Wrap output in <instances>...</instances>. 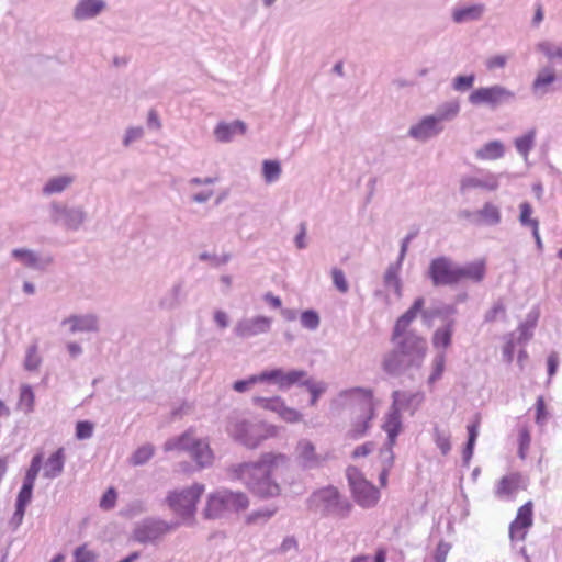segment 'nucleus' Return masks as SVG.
<instances>
[{
    "label": "nucleus",
    "mask_w": 562,
    "mask_h": 562,
    "mask_svg": "<svg viewBox=\"0 0 562 562\" xmlns=\"http://www.w3.org/2000/svg\"><path fill=\"white\" fill-rule=\"evenodd\" d=\"M475 78L476 77L474 74L459 75L453 78L451 82V88L457 92H465L473 87Z\"/></svg>",
    "instance_id": "09e8293b"
},
{
    "label": "nucleus",
    "mask_w": 562,
    "mask_h": 562,
    "mask_svg": "<svg viewBox=\"0 0 562 562\" xmlns=\"http://www.w3.org/2000/svg\"><path fill=\"white\" fill-rule=\"evenodd\" d=\"M277 513V507H265L250 513L247 516V524H256L259 519L269 520Z\"/></svg>",
    "instance_id": "6e6d98bb"
},
{
    "label": "nucleus",
    "mask_w": 562,
    "mask_h": 562,
    "mask_svg": "<svg viewBox=\"0 0 562 562\" xmlns=\"http://www.w3.org/2000/svg\"><path fill=\"white\" fill-rule=\"evenodd\" d=\"M483 12V4H473L469 7L457 8L452 12V20L456 23L476 21L482 16Z\"/></svg>",
    "instance_id": "473e14b6"
},
{
    "label": "nucleus",
    "mask_w": 562,
    "mask_h": 562,
    "mask_svg": "<svg viewBox=\"0 0 562 562\" xmlns=\"http://www.w3.org/2000/svg\"><path fill=\"white\" fill-rule=\"evenodd\" d=\"M331 277H333V283L341 293L348 292L349 285L346 280L345 273L341 269L334 268L331 270Z\"/></svg>",
    "instance_id": "680f3d73"
},
{
    "label": "nucleus",
    "mask_w": 562,
    "mask_h": 562,
    "mask_svg": "<svg viewBox=\"0 0 562 562\" xmlns=\"http://www.w3.org/2000/svg\"><path fill=\"white\" fill-rule=\"evenodd\" d=\"M198 439H194L193 436H192V431L189 429L187 431H184L183 434H181L180 436L178 437H175V438H171V439H168L165 443H164V450L166 452H169V451H173V450H179V451H191V447L192 445Z\"/></svg>",
    "instance_id": "f704fd0d"
},
{
    "label": "nucleus",
    "mask_w": 562,
    "mask_h": 562,
    "mask_svg": "<svg viewBox=\"0 0 562 562\" xmlns=\"http://www.w3.org/2000/svg\"><path fill=\"white\" fill-rule=\"evenodd\" d=\"M106 7L104 0H79L72 11L76 21L97 18Z\"/></svg>",
    "instance_id": "412c9836"
},
{
    "label": "nucleus",
    "mask_w": 562,
    "mask_h": 562,
    "mask_svg": "<svg viewBox=\"0 0 562 562\" xmlns=\"http://www.w3.org/2000/svg\"><path fill=\"white\" fill-rule=\"evenodd\" d=\"M34 485L22 483V486L18 493L15 504L27 506L33 496Z\"/></svg>",
    "instance_id": "052dcab7"
},
{
    "label": "nucleus",
    "mask_w": 562,
    "mask_h": 562,
    "mask_svg": "<svg viewBox=\"0 0 562 562\" xmlns=\"http://www.w3.org/2000/svg\"><path fill=\"white\" fill-rule=\"evenodd\" d=\"M94 425L89 420H80L76 424V438L86 440L92 437Z\"/></svg>",
    "instance_id": "13d9d810"
},
{
    "label": "nucleus",
    "mask_w": 562,
    "mask_h": 562,
    "mask_svg": "<svg viewBox=\"0 0 562 562\" xmlns=\"http://www.w3.org/2000/svg\"><path fill=\"white\" fill-rule=\"evenodd\" d=\"M425 299H415L411 307L402 314L393 327L391 341L395 347L383 360V370L392 375H400L412 367H420L427 350L426 340L414 330H407L418 314L423 316Z\"/></svg>",
    "instance_id": "f257e3e1"
},
{
    "label": "nucleus",
    "mask_w": 562,
    "mask_h": 562,
    "mask_svg": "<svg viewBox=\"0 0 562 562\" xmlns=\"http://www.w3.org/2000/svg\"><path fill=\"white\" fill-rule=\"evenodd\" d=\"M537 49L544 54L549 59H562V47L555 46L549 41H542L538 43Z\"/></svg>",
    "instance_id": "5fc2aeb1"
},
{
    "label": "nucleus",
    "mask_w": 562,
    "mask_h": 562,
    "mask_svg": "<svg viewBox=\"0 0 562 562\" xmlns=\"http://www.w3.org/2000/svg\"><path fill=\"white\" fill-rule=\"evenodd\" d=\"M427 276L436 288L458 284L457 265L446 256L434 258L430 261Z\"/></svg>",
    "instance_id": "f8f14e48"
},
{
    "label": "nucleus",
    "mask_w": 562,
    "mask_h": 562,
    "mask_svg": "<svg viewBox=\"0 0 562 562\" xmlns=\"http://www.w3.org/2000/svg\"><path fill=\"white\" fill-rule=\"evenodd\" d=\"M404 260L397 259L386 268L383 276V284L386 289H392L397 297L402 296V280L400 278V270Z\"/></svg>",
    "instance_id": "cd10ccee"
},
{
    "label": "nucleus",
    "mask_w": 562,
    "mask_h": 562,
    "mask_svg": "<svg viewBox=\"0 0 562 562\" xmlns=\"http://www.w3.org/2000/svg\"><path fill=\"white\" fill-rule=\"evenodd\" d=\"M456 321L449 319L445 326L439 327L436 329L432 336V345L436 348H448L451 345L452 341V335H453V328H454Z\"/></svg>",
    "instance_id": "c9c22d12"
},
{
    "label": "nucleus",
    "mask_w": 562,
    "mask_h": 562,
    "mask_svg": "<svg viewBox=\"0 0 562 562\" xmlns=\"http://www.w3.org/2000/svg\"><path fill=\"white\" fill-rule=\"evenodd\" d=\"M258 382H266V379L261 378V372L259 374L250 375L248 379L235 381L233 383V390L238 393H243Z\"/></svg>",
    "instance_id": "4d7b16f0"
},
{
    "label": "nucleus",
    "mask_w": 562,
    "mask_h": 562,
    "mask_svg": "<svg viewBox=\"0 0 562 562\" xmlns=\"http://www.w3.org/2000/svg\"><path fill=\"white\" fill-rule=\"evenodd\" d=\"M204 492L202 484H193L190 487L180 491H171L166 497V503L169 508L179 516L187 518L194 515L196 504Z\"/></svg>",
    "instance_id": "9d476101"
},
{
    "label": "nucleus",
    "mask_w": 562,
    "mask_h": 562,
    "mask_svg": "<svg viewBox=\"0 0 562 562\" xmlns=\"http://www.w3.org/2000/svg\"><path fill=\"white\" fill-rule=\"evenodd\" d=\"M72 182V178L69 176H59L50 178L46 184L43 187V193L45 195H50L55 193L63 192L70 183Z\"/></svg>",
    "instance_id": "58836bf2"
},
{
    "label": "nucleus",
    "mask_w": 562,
    "mask_h": 562,
    "mask_svg": "<svg viewBox=\"0 0 562 562\" xmlns=\"http://www.w3.org/2000/svg\"><path fill=\"white\" fill-rule=\"evenodd\" d=\"M11 256L24 267L38 271H44L53 263L52 256L42 257L36 251L27 248H15L11 251Z\"/></svg>",
    "instance_id": "f3484780"
},
{
    "label": "nucleus",
    "mask_w": 562,
    "mask_h": 562,
    "mask_svg": "<svg viewBox=\"0 0 562 562\" xmlns=\"http://www.w3.org/2000/svg\"><path fill=\"white\" fill-rule=\"evenodd\" d=\"M319 323V315L315 310H306L301 314V324L306 329L315 330Z\"/></svg>",
    "instance_id": "603ef678"
},
{
    "label": "nucleus",
    "mask_w": 562,
    "mask_h": 562,
    "mask_svg": "<svg viewBox=\"0 0 562 562\" xmlns=\"http://www.w3.org/2000/svg\"><path fill=\"white\" fill-rule=\"evenodd\" d=\"M381 456L383 457V468L379 475V481L382 486H385L387 483L389 472L394 464V453L390 448H382Z\"/></svg>",
    "instance_id": "c03bdc74"
},
{
    "label": "nucleus",
    "mask_w": 562,
    "mask_h": 562,
    "mask_svg": "<svg viewBox=\"0 0 562 562\" xmlns=\"http://www.w3.org/2000/svg\"><path fill=\"white\" fill-rule=\"evenodd\" d=\"M297 464L303 470L317 469L323 465L325 458L316 452L313 442L307 439H302L297 442L295 448Z\"/></svg>",
    "instance_id": "dca6fc26"
},
{
    "label": "nucleus",
    "mask_w": 562,
    "mask_h": 562,
    "mask_svg": "<svg viewBox=\"0 0 562 562\" xmlns=\"http://www.w3.org/2000/svg\"><path fill=\"white\" fill-rule=\"evenodd\" d=\"M261 378L266 379V382L277 384L280 390H288L293 385L302 386V382L308 379V374L305 370H290L284 372L281 368H276L262 371Z\"/></svg>",
    "instance_id": "ddd939ff"
},
{
    "label": "nucleus",
    "mask_w": 562,
    "mask_h": 562,
    "mask_svg": "<svg viewBox=\"0 0 562 562\" xmlns=\"http://www.w3.org/2000/svg\"><path fill=\"white\" fill-rule=\"evenodd\" d=\"M456 313L457 307L451 304H442L431 308L423 307V321L426 325H430L436 318H440L447 323L449 319H452L451 316Z\"/></svg>",
    "instance_id": "c756f323"
},
{
    "label": "nucleus",
    "mask_w": 562,
    "mask_h": 562,
    "mask_svg": "<svg viewBox=\"0 0 562 562\" xmlns=\"http://www.w3.org/2000/svg\"><path fill=\"white\" fill-rule=\"evenodd\" d=\"M179 521H166L159 517H146L135 524L131 539L143 546H159L165 537L179 528Z\"/></svg>",
    "instance_id": "20e7f679"
},
{
    "label": "nucleus",
    "mask_w": 562,
    "mask_h": 562,
    "mask_svg": "<svg viewBox=\"0 0 562 562\" xmlns=\"http://www.w3.org/2000/svg\"><path fill=\"white\" fill-rule=\"evenodd\" d=\"M535 138H536V131L530 130L521 137H517L515 139V147H516L517 151L525 158L528 157L529 151L532 149V147L535 145Z\"/></svg>",
    "instance_id": "37998d69"
},
{
    "label": "nucleus",
    "mask_w": 562,
    "mask_h": 562,
    "mask_svg": "<svg viewBox=\"0 0 562 562\" xmlns=\"http://www.w3.org/2000/svg\"><path fill=\"white\" fill-rule=\"evenodd\" d=\"M65 459V449L58 448L45 462L44 477L50 480L58 477L64 471Z\"/></svg>",
    "instance_id": "c85d7f7f"
},
{
    "label": "nucleus",
    "mask_w": 562,
    "mask_h": 562,
    "mask_svg": "<svg viewBox=\"0 0 562 562\" xmlns=\"http://www.w3.org/2000/svg\"><path fill=\"white\" fill-rule=\"evenodd\" d=\"M247 126L240 121L236 120L231 123L220 122L214 128V136L220 143H229L236 135H244Z\"/></svg>",
    "instance_id": "b1692460"
},
{
    "label": "nucleus",
    "mask_w": 562,
    "mask_h": 562,
    "mask_svg": "<svg viewBox=\"0 0 562 562\" xmlns=\"http://www.w3.org/2000/svg\"><path fill=\"white\" fill-rule=\"evenodd\" d=\"M271 323L272 319L267 316L243 318L237 322L234 333L239 338L248 339L250 337L268 333L271 328Z\"/></svg>",
    "instance_id": "2eb2a0df"
},
{
    "label": "nucleus",
    "mask_w": 562,
    "mask_h": 562,
    "mask_svg": "<svg viewBox=\"0 0 562 562\" xmlns=\"http://www.w3.org/2000/svg\"><path fill=\"white\" fill-rule=\"evenodd\" d=\"M460 112V103L458 100H451L441 103L437 106L435 113L432 114L435 119L441 124L442 122L452 121L458 116Z\"/></svg>",
    "instance_id": "e433bc0d"
},
{
    "label": "nucleus",
    "mask_w": 562,
    "mask_h": 562,
    "mask_svg": "<svg viewBox=\"0 0 562 562\" xmlns=\"http://www.w3.org/2000/svg\"><path fill=\"white\" fill-rule=\"evenodd\" d=\"M42 461H43V457H42L41 453H37V454H35L32 458L30 467H29V469L25 472V476L23 479V483H26V484H30V485H34L35 484L36 477H37V475H38V473L41 471V468H42Z\"/></svg>",
    "instance_id": "49530a36"
},
{
    "label": "nucleus",
    "mask_w": 562,
    "mask_h": 562,
    "mask_svg": "<svg viewBox=\"0 0 562 562\" xmlns=\"http://www.w3.org/2000/svg\"><path fill=\"white\" fill-rule=\"evenodd\" d=\"M117 494L116 491L113 487H110L103 495L100 501V506L103 509H111L115 505Z\"/></svg>",
    "instance_id": "774afa93"
},
{
    "label": "nucleus",
    "mask_w": 562,
    "mask_h": 562,
    "mask_svg": "<svg viewBox=\"0 0 562 562\" xmlns=\"http://www.w3.org/2000/svg\"><path fill=\"white\" fill-rule=\"evenodd\" d=\"M445 363H446V357L445 353H438L432 360V372L428 378V383H434L437 380H439L443 373L445 370Z\"/></svg>",
    "instance_id": "864d4df0"
},
{
    "label": "nucleus",
    "mask_w": 562,
    "mask_h": 562,
    "mask_svg": "<svg viewBox=\"0 0 562 562\" xmlns=\"http://www.w3.org/2000/svg\"><path fill=\"white\" fill-rule=\"evenodd\" d=\"M63 324H70V333H97L99 319L94 314L71 315L63 321Z\"/></svg>",
    "instance_id": "4be33fe9"
},
{
    "label": "nucleus",
    "mask_w": 562,
    "mask_h": 562,
    "mask_svg": "<svg viewBox=\"0 0 562 562\" xmlns=\"http://www.w3.org/2000/svg\"><path fill=\"white\" fill-rule=\"evenodd\" d=\"M468 101L474 106H487L491 110H496L514 103L516 93L502 85H493L473 90L469 94Z\"/></svg>",
    "instance_id": "0eeeda50"
},
{
    "label": "nucleus",
    "mask_w": 562,
    "mask_h": 562,
    "mask_svg": "<svg viewBox=\"0 0 562 562\" xmlns=\"http://www.w3.org/2000/svg\"><path fill=\"white\" fill-rule=\"evenodd\" d=\"M290 459L283 453H262L256 462H243L232 467L235 477L247 488L262 499L272 498L281 493V487L274 476L288 470Z\"/></svg>",
    "instance_id": "f03ea898"
},
{
    "label": "nucleus",
    "mask_w": 562,
    "mask_h": 562,
    "mask_svg": "<svg viewBox=\"0 0 562 562\" xmlns=\"http://www.w3.org/2000/svg\"><path fill=\"white\" fill-rule=\"evenodd\" d=\"M248 505L249 499L245 493L222 490L209 496L204 516L207 519H217L231 513L245 510Z\"/></svg>",
    "instance_id": "39448f33"
},
{
    "label": "nucleus",
    "mask_w": 562,
    "mask_h": 562,
    "mask_svg": "<svg viewBox=\"0 0 562 562\" xmlns=\"http://www.w3.org/2000/svg\"><path fill=\"white\" fill-rule=\"evenodd\" d=\"M402 427L401 411H398L396 405H391L382 425V429L387 435L386 443L383 448H390L393 450V446L396 442L397 436L402 431Z\"/></svg>",
    "instance_id": "aec40b11"
},
{
    "label": "nucleus",
    "mask_w": 562,
    "mask_h": 562,
    "mask_svg": "<svg viewBox=\"0 0 562 562\" xmlns=\"http://www.w3.org/2000/svg\"><path fill=\"white\" fill-rule=\"evenodd\" d=\"M97 554L93 551L87 549L86 544H82L74 551V562H94Z\"/></svg>",
    "instance_id": "bf43d9fd"
},
{
    "label": "nucleus",
    "mask_w": 562,
    "mask_h": 562,
    "mask_svg": "<svg viewBox=\"0 0 562 562\" xmlns=\"http://www.w3.org/2000/svg\"><path fill=\"white\" fill-rule=\"evenodd\" d=\"M341 398H359L361 403V409L366 412V415H362L349 430V437L351 439H359L363 437L370 428V422L374 415L373 407V392L370 389L363 387H352L349 390H344L339 393Z\"/></svg>",
    "instance_id": "6e6552de"
},
{
    "label": "nucleus",
    "mask_w": 562,
    "mask_h": 562,
    "mask_svg": "<svg viewBox=\"0 0 562 562\" xmlns=\"http://www.w3.org/2000/svg\"><path fill=\"white\" fill-rule=\"evenodd\" d=\"M505 147L501 140H491L485 143L475 153L477 159L481 160H496L504 156Z\"/></svg>",
    "instance_id": "72a5a7b5"
},
{
    "label": "nucleus",
    "mask_w": 562,
    "mask_h": 562,
    "mask_svg": "<svg viewBox=\"0 0 562 562\" xmlns=\"http://www.w3.org/2000/svg\"><path fill=\"white\" fill-rule=\"evenodd\" d=\"M425 400V395L423 392H405V391H394L392 393V404L396 405L398 411L403 409H412V414L419 408L422 403Z\"/></svg>",
    "instance_id": "5701e85b"
},
{
    "label": "nucleus",
    "mask_w": 562,
    "mask_h": 562,
    "mask_svg": "<svg viewBox=\"0 0 562 562\" xmlns=\"http://www.w3.org/2000/svg\"><path fill=\"white\" fill-rule=\"evenodd\" d=\"M502 315L503 317L506 316V308H505V305L498 301L496 302L492 308H490L485 315H484V321L486 323H493L497 319V317Z\"/></svg>",
    "instance_id": "e2e57ef3"
},
{
    "label": "nucleus",
    "mask_w": 562,
    "mask_h": 562,
    "mask_svg": "<svg viewBox=\"0 0 562 562\" xmlns=\"http://www.w3.org/2000/svg\"><path fill=\"white\" fill-rule=\"evenodd\" d=\"M502 216L499 209L491 202L484 203L483 207L479 210L480 224L484 223L494 226L501 223Z\"/></svg>",
    "instance_id": "4c0bfd02"
},
{
    "label": "nucleus",
    "mask_w": 562,
    "mask_h": 562,
    "mask_svg": "<svg viewBox=\"0 0 562 562\" xmlns=\"http://www.w3.org/2000/svg\"><path fill=\"white\" fill-rule=\"evenodd\" d=\"M302 386L306 387V390L310 392V404L312 406L317 403L319 396L327 390V384L325 382H315L312 378L305 379L302 382Z\"/></svg>",
    "instance_id": "79ce46f5"
},
{
    "label": "nucleus",
    "mask_w": 562,
    "mask_h": 562,
    "mask_svg": "<svg viewBox=\"0 0 562 562\" xmlns=\"http://www.w3.org/2000/svg\"><path fill=\"white\" fill-rule=\"evenodd\" d=\"M533 505L529 501L518 508L516 518L509 525V537L512 540H525L528 529L533 522Z\"/></svg>",
    "instance_id": "4468645a"
},
{
    "label": "nucleus",
    "mask_w": 562,
    "mask_h": 562,
    "mask_svg": "<svg viewBox=\"0 0 562 562\" xmlns=\"http://www.w3.org/2000/svg\"><path fill=\"white\" fill-rule=\"evenodd\" d=\"M262 175L267 183H272L281 175V165L278 160H265L262 164Z\"/></svg>",
    "instance_id": "a18cd8bd"
},
{
    "label": "nucleus",
    "mask_w": 562,
    "mask_h": 562,
    "mask_svg": "<svg viewBox=\"0 0 562 562\" xmlns=\"http://www.w3.org/2000/svg\"><path fill=\"white\" fill-rule=\"evenodd\" d=\"M41 364V358L36 355V346L29 348L24 367L27 371H35Z\"/></svg>",
    "instance_id": "0e129e2a"
},
{
    "label": "nucleus",
    "mask_w": 562,
    "mask_h": 562,
    "mask_svg": "<svg viewBox=\"0 0 562 562\" xmlns=\"http://www.w3.org/2000/svg\"><path fill=\"white\" fill-rule=\"evenodd\" d=\"M144 135V128L140 126L128 127L123 137V145L128 147L133 142L138 140Z\"/></svg>",
    "instance_id": "69168bd1"
},
{
    "label": "nucleus",
    "mask_w": 562,
    "mask_h": 562,
    "mask_svg": "<svg viewBox=\"0 0 562 562\" xmlns=\"http://www.w3.org/2000/svg\"><path fill=\"white\" fill-rule=\"evenodd\" d=\"M49 212L55 225L74 232L78 231L88 217L83 206H70L60 202H52Z\"/></svg>",
    "instance_id": "9b49d317"
},
{
    "label": "nucleus",
    "mask_w": 562,
    "mask_h": 562,
    "mask_svg": "<svg viewBox=\"0 0 562 562\" xmlns=\"http://www.w3.org/2000/svg\"><path fill=\"white\" fill-rule=\"evenodd\" d=\"M520 214H519V222L522 226H528L530 228H533L539 226V221L536 218H531V214L533 212L532 206L529 202H522L519 205Z\"/></svg>",
    "instance_id": "3c124183"
},
{
    "label": "nucleus",
    "mask_w": 562,
    "mask_h": 562,
    "mask_svg": "<svg viewBox=\"0 0 562 562\" xmlns=\"http://www.w3.org/2000/svg\"><path fill=\"white\" fill-rule=\"evenodd\" d=\"M191 457L201 468H205L212 463L213 452L209 443L204 440L198 439L191 447Z\"/></svg>",
    "instance_id": "2f4dec72"
},
{
    "label": "nucleus",
    "mask_w": 562,
    "mask_h": 562,
    "mask_svg": "<svg viewBox=\"0 0 562 562\" xmlns=\"http://www.w3.org/2000/svg\"><path fill=\"white\" fill-rule=\"evenodd\" d=\"M434 440L443 456H447L451 450L450 434L441 430L438 426L434 428Z\"/></svg>",
    "instance_id": "de8ad7c7"
},
{
    "label": "nucleus",
    "mask_w": 562,
    "mask_h": 562,
    "mask_svg": "<svg viewBox=\"0 0 562 562\" xmlns=\"http://www.w3.org/2000/svg\"><path fill=\"white\" fill-rule=\"evenodd\" d=\"M279 416L288 423H296L302 419V414L294 408L288 407L285 403H283Z\"/></svg>",
    "instance_id": "338daca9"
},
{
    "label": "nucleus",
    "mask_w": 562,
    "mask_h": 562,
    "mask_svg": "<svg viewBox=\"0 0 562 562\" xmlns=\"http://www.w3.org/2000/svg\"><path fill=\"white\" fill-rule=\"evenodd\" d=\"M557 80V75L553 68L544 67L537 74L531 89L535 94L540 93L541 95L549 92L548 86Z\"/></svg>",
    "instance_id": "7c9ffc66"
},
{
    "label": "nucleus",
    "mask_w": 562,
    "mask_h": 562,
    "mask_svg": "<svg viewBox=\"0 0 562 562\" xmlns=\"http://www.w3.org/2000/svg\"><path fill=\"white\" fill-rule=\"evenodd\" d=\"M226 430L235 441L248 449L258 448L268 438L260 424L241 418L236 413L228 416Z\"/></svg>",
    "instance_id": "423d86ee"
},
{
    "label": "nucleus",
    "mask_w": 562,
    "mask_h": 562,
    "mask_svg": "<svg viewBox=\"0 0 562 562\" xmlns=\"http://www.w3.org/2000/svg\"><path fill=\"white\" fill-rule=\"evenodd\" d=\"M486 268L484 261H475L467 263L465 266L457 265L458 283L462 279L471 280L475 283L481 282L485 277Z\"/></svg>",
    "instance_id": "a878e982"
},
{
    "label": "nucleus",
    "mask_w": 562,
    "mask_h": 562,
    "mask_svg": "<svg viewBox=\"0 0 562 562\" xmlns=\"http://www.w3.org/2000/svg\"><path fill=\"white\" fill-rule=\"evenodd\" d=\"M35 395L33 389L25 384L21 386L19 407L25 413L30 414L34 411Z\"/></svg>",
    "instance_id": "a19ab883"
},
{
    "label": "nucleus",
    "mask_w": 562,
    "mask_h": 562,
    "mask_svg": "<svg viewBox=\"0 0 562 562\" xmlns=\"http://www.w3.org/2000/svg\"><path fill=\"white\" fill-rule=\"evenodd\" d=\"M443 131V126L435 119L428 115L422 119L417 124L412 125L408 130V136L414 139L426 142Z\"/></svg>",
    "instance_id": "a211bd4d"
},
{
    "label": "nucleus",
    "mask_w": 562,
    "mask_h": 562,
    "mask_svg": "<svg viewBox=\"0 0 562 562\" xmlns=\"http://www.w3.org/2000/svg\"><path fill=\"white\" fill-rule=\"evenodd\" d=\"M306 505L310 510L323 516L338 518H347L352 509V504L333 485L314 491L306 499Z\"/></svg>",
    "instance_id": "7ed1b4c3"
},
{
    "label": "nucleus",
    "mask_w": 562,
    "mask_h": 562,
    "mask_svg": "<svg viewBox=\"0 0 562 562\" xmlns=\"http://www.w3.org/2000/svg\"><path fill=\"white\" fill-rule=\"evenodd\" d=\"M254 402L256 405H258L265 409H269V411L278 413V415L280 414V411L283 407V403H284V401L279 396H276L272 398L257 396L254 398Z\"/></svg>",
    "instance_id": "8fccbe9b"
},
{
    "label": "nucleus",
    "mask_w": 562,
    "mask_h": 562,
    "mask_svg": "<svg viewBox=\"0 0 562 562\" xmlns=\"http://www.w3.org/2000/svg\"><path fill=\"white\" fill-rule=\"evenodd\" d=\"M519 483L520 474L518 473L503 476L495 488V496L501 499L513 498L519 490Z\"/></svg>",
    "instance_id": "393cba45"
},
{
    "label": "nucleus",
    "mask_w": 562,
    "mask_h": 562,
    "mask_svg": "<svg viewBox=\"0 0 562 562\" xmlns=\"http://www.w3.org/2000/svg\"><path fill=\"white\" fill-rule=\"evenodd\" d=\"M155 453V447L151 443H146L138 447L132 454L130 462L133 465H143L147 463Z\"/></svg>",
    "instance_id": "ea45409f"
},
{
    "label": "nucleus",
    "mask_w": 562,
    "mask_h": 562,
    "mask_svg": "<svg viewBox=\"0 0 562 562\" xmlns=\"http://www.w3.org/2000/svg\"><path fill=\"white\" fill-rule=\"evenodd\" d=\"M346 476L355 502L363 508L374 507L380 498L379 490L367 481L356 467H348Z\"/></svg>",
    "instance_id": "1a4fd4ad"
},
{
    "label": "nucleus",
    "mask_w": 562,
    "mask_h": 562,
    "mask_svg": "<svg viewBox=\"0 0 562 562\" xmlns=\"http://www.w3.org/2000/svg\"><path fill=\"white\" fill-rule=\"evenodd\" d=\"M499 176L494 173H487L484 178H477L474 176H464L460 180V193L467 194L474 189H484L487 191H495L499 187Z\"/></svg>",
    "instance_id": "6ab92c4d"
},
{
    "label": "nucleus",
    "mask_w": 562,
    "mask_h": 562,
    "mask_svg": "<svg viewBox=\"0 0 562 562\" xmlns=\"http://www.w3.org/2000/svg\"><path fill=\"white\" fill-rule=\"evenodd\" d=\"M183 300V282H176L159 300V307L165 311L178 308Z\"/></svg>",
    "instance_id": "bb28decb"
}]
</instances>
